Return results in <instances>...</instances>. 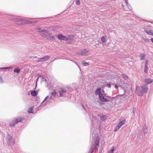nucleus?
Wrapping results in <instances>:
<instances>
[{
  "label": "nucleus",
  "mask_w": 153,
  "mask_h": 153,
  "mask_svg": "<svg viewBox=\"0 0 153 153\" xmlns=\"http://www.w3.org/2000/svg\"><path fill=\"white\" fill-rule=\"evenodd\" d=\"M82 64L83 65L85 66H87L89 64L88 63L85 62L84 61L82 62Z\"/></svg>",
  "instance_id": "393cba45"
},
{
  "label": "nucleus",
  "mask_w": 153,
  "mask_h": 153,
  "mask_svg": "<svg viewBox=\"0 0 153 153\" xmlns=\"http://www.w3.org/2000/svg\"><path fill=\"white\" fill-rule=\"evenodd\" d=\"M107 86L109 88H110L111 87V85L110 84H107Z\"/></svg>",
  "instance_id": "ea45409f"
},
{
  "label": "nucleus",
  "mask_w": 153,
  "mask_h": 153,
  "mask_svg": "<svg viewBox=\"0 0 153 153\" xmlns=\"http://www.w3.org/2000/svg\"><path fill=\"white\" fill-rule=\"evenodd\" d=\"M58 38L60 40H63L66 41L67 39V36L62 34L58 35Z\"/></svg>",
  "instance_id": "f8f14e48"
},
{
  "label": "nucleus",
  "mask_w": 153,
  "mask_h": 153,
  "mask_svg": "<svg viewBox=\"0 0 153 153\" xmlns=\"http://www.w3.org/2000/svg\"><path fill=\"white\" fill-rule=\"evenodd\" d=\"M34 57H35V58H37V56H35Z\"/></svg>",
  "instance_id": "a18cd8bd"
},
{
  "label": "nucleus",
  "mask_w": 153,
  "mask_h": 153,
  "mask_svg": "<svg viewBox=\"0 0 153 153\" xmlns=\"http://www.w3.org/2000/svg\"><path fill=\"white\" fill-rule=\"evenodd\" d=\"M144 72L146 73H147L148 72L147 66L145 67L144 69Z\"/></svg>",
  "instance_id": "72a5a7b5"
},
{
  "label": "nucleus",
  "mask_w": 153,
  "mask_h": 153,
  "mask_svg": "<svg viewBox=\"0 0 153 153\" xmlns=\"http://www.w3.org/2000/svg\"><path fill=\"white\" fill-rule=\"evenodd\" d=\"M148 62L147 61H146L145 63V67H146L147 66V64H148Z\"/></svg>",
  "instance_id": "4c0bfd02"
},
{
  "label": "nucleus",
  "mask_w": 153,
  "mask_h": 153,
  "mask_svg": "<svg viewBox=\"0 0 153 153\" xmlns=\"http://www.w3.org/2000/svg\"><path fill=\"white\" fill-rule=\"evenodd\" d=\"M36 30L37 32H40L41 35L44 37L46 38L50 39H52L54 38L53 36H50L48 32L46 30H42L39 28H37L36 29Z\"/></svg>",
  "instance_id": "7ed1b4c3"
},
{
  "label": "nucleus",
  "mask_w": 153,
  "mask_h": 153,
  "mask_svg": "<svg viewBox=\"0 0 153 153\" xmlns=\"http://www.w3.org/2000/svg\"><path fill=\"white\" fill-rule=\"evenodd\" d=\"M3 83V79L2 77L0 76V83Z\"/></svg>",
  "instance_id": "473e14b6"
},
{
  "label": "nucleus",
  "mask_w": 153,
  "mask_h": 153,
  "mask_svg": "<svg viewBox=\"0 0 153 153\" xmlns=\"http://www.w3.org/2000/svg\"><path fill=\"white\" fill-rule=\"evenodd\" d=\"M99 98L101 100L102 102H106L108 100L104 98L102 94H100Z\"/></svg>",
  "instance_id": "4468645a"
},
{
  "label": "nucleus",
  "mask_w": 153,
  "mask_h": 153,
  "mask_svg": "<svg viewBox=\"0 0 153 153\" xmlns=\"http://www.w3.org/2000/svg\"><path fill=\"white\" fill-rule=\"evenodd\" d=\"M60 97H65L66 93V91L64 89H60L59 91Z\"/></svg>",
  "instance_id": "39448f33"
},
{
  "label": "nucleus",
  "mask_w": 153,
  "mask_h": 153,
  "mask_svg": "<svg viewBox=\"0 0 153 153\" xmlns=\"http://www.w3.org/2000/svg\"><path fill=\"white\" fill-rule=\"evenodd\" d=\"M99 144V137L97 136L95 139L94 138V140L92 143L91 148L88 153H93L94 150L95 149H98Z\"/></svg>",
  "instance_id": "f03ea898"
},
{
  "label": "nucleus",
  "mask_w": 153,
  "mask_h": 153,
  "mask_svg": "<svg viewBox=\"0 0 153 153\" xmlns=\"http://www.w3.org/2000/svg\"><path fill=\"white\" fill-rule=\"evenodd\" d=\"M106 118V117L105 115H101L100 117V119L101 120L103 121Z\"/></svg>",
  "instance_id": "b1692460"
},
{
  "label": "nucleus",
  "mask_w": 153,
  "mask_h": 153,
  "mask_svg": "<svg viewBox=\"0 0 153 153\" xmlns=\"http://www.w3.org/2000/svg\"><path fill=\"white\" fill-rule=\"evenodd\" d=\"M38 78L37 79V80H36V84H37V81H38V79H39L40 78V79H41L43 81H45L46 80V79L45 78L42 76H41L40 75H38Z\"/></svg>",
  "instance_id": "a211bd4d"
},
{
  "label": "nucleus",
  "mask_w": 153,
  "mask_h": 153,
  "mask_svg": "<svg viewBox=\"0 0 153 153\" xmlns=\"http://www.w3.org/2000/svg\"><path fill=\"white\" fill-rule=\"evenodd\" d=\"M33 109V107H30L28 110V112L32 113L33 112H32V111Z\"/></svg>",
  "instance_id": "7c9ffc66"
},
{
  "label": "nucleus",
  "mask_w": 153,
  "mask_h": 153,
  "mask_svg": "<svg viewBox=\"0 0 153 153\" xmlns=\"http://www.w3.org/2000/svg\"><path fill=\"white\" fill-rule=\"evenodd\" d=\"M148 90L146 85H144L141 87L137 86L136 87L135 93L138 95L142 96L144 93L147 92Z\"/></svg>",
  "instance_id": "f257e3e1"
},
{
  "label": "nucleus",
  "mask_w": 153,
  "mask_h": 153,
  "mask_svg": "<svg viewBox=\"0 0 153 153\" xmlns=\"http://www.w3.org/2000/svg\"><path fill=\"white\" fill-rule=\"evenodd\" d=\"M120 128V127L118 126L117 125L116 127V128L114 130V131L115 132H116V131H118L119 129Z\"/></svg>",
  "instance_id": "c756f323"
},
{
  "label": "nucleus",
  "mask_w": 153,
  "mask_h": 153,
  "mask_svg": "<svg viewBox=\"0 0 153 153\" xmlns=\"http://www.w3.org/2000/svg\"><path fill=\"white\" fill-rule=\"evenodd\" d=\"M115 88H116V89H117L118 88V86L117 85H115Z\"/></svg>",
  "instance_id": "37998d69"
},
{
  "label": "nucleus",
  "mask_w": 153,
  "mask_h": 153,
  "mask_svg": "<svg viewBox=\"0 0 153 153\" xmlns=\"http://www.w3.org/2000/svg\"><path fill=\"white\" fill-rule=\"evenodd\" d=\"M136 110V109L135 108H133V110H132V112H133V113H134L135 111Z\"/></svg>",
  "instance_id": "c9c22d12"
},
{
  "label": "nucleus",
  "mask_w": 153,
  "mask_h": 153,
  "mask_svg": "<svg viewBox=\"0 0 153 153\" xmlns=\"http://www.w3.org/2000/svg\"><path fill=\"white\" fill-rule=\"evenodd\" d=\"M143 131L145 134H147L148 132V129L146 126L144 125L143 127Z\"/></svg>",
  "instance_id": "dca6fc26"
},
{
  "label": "nucleus",
  "mask_w": 153,
  "mask_h": 153,
  "mask_svg": "<svg viewBox=\"0 0 153 153\" xmlns=\"http://www.w3.org/2000/svg\"><path fill=\"white\" fill-rule=\"evenodd\" d=\"M150 40L152 42V43H153V38H151Z\"/></svg>",
  "instance_id": "c03bdc74"
},
{
  "label": "nucleus",
  "mask_w": 153,
  "mask_h": 153,
  "mask_svg": "<svg viewBox=\"0 0 153 153\" xmlns=\"http://www.w3.org/2000/svg\"><path fill=\"white\" fill-rule=\"evenodd\" d=\"M122 76L123 78L125 79H127L128 78V76L126 75L123 74L122 75Z\"/></svg>",
  "instance_id": "c85d7f7f"
},
{
  "label": "nucleus",
  "mask_w": 153,
  "mask_h": 153,
  "mask_svg": "<svg viewBox=\"0 0 153 153\" xmlns=\"http://www.w3.org/2000/svg\"><path fill=\"white\" fill-rule=\"evenodd\" d=\"M88 51L86 49L81 50L78 52V54L82 55H87L88 53Z\"/></svg>",
  "instance_id": "1a4fd4ad"
},
{
  "label": "nucleus",
  "mask_w": 153,
  "mask_h": 153,
  "mask_svg": "<svg viewBox=\"0 0 153 153\" xmlns=\"http://www.w3.org/2000/svg\"><path fill=\"white\" fill-rule=\"evenodd\" d=\"M57 94V92L55 90H54L51 93V96L50 97V98H51L53 97H55L56 96V94Z\"/></svg>",
  "instance_id": "6ab92c4d"
},
{
  "label": "nucleus",
  "mask_w": 153,
  "mask_h": 153,
  "mask_svg": "<svg viewBox=\"0 0 153 153\" xmlns=\"http://www.w3.org/2000/svg\"><path fill=\"white\" fill-rule=\"evenodd\" d=\"M15 123V121H13V120L10 123V126H11V125H10V124L11 123Z\"/></svg>",
  "instance_id": "a19ab883"
},
{
  "label": "nucleus",
  "mask_w": 153,
  "mask_h": 153,
  "mask_svg": "<svg viewBox=\"0 0 153 153\" xmlns=\"http://www.w3.org/2000/svg\"><path fill=\"white\" fill-rule=\"evenodd\" d=\"M125 1H126V3L127 5V6H128V0H125Z\"/></svg>",
  "instance_id": "58836bf2"
},
{
  "label": "nucleus",
  "mask_w": 153,
  "mask_h": 153,
  "mask_svg": "<svg viewBox=\"0 0 153 153\" xmlns=\"http://www.w3.org/2000/svg\"><path fill=\"white\" fill-rule=\"evenodd\" d=\"M127 7H128L129 10H131V7L129 4H128V6H127Z\"/></svg>",
  "instance_id": "e433bc0d"
},
{
  "label": "nucleus",
  "mask_w": 153,
  "mask_h": 153,
  "mask_svg": "<svg viewBox=\"0 0 153 153\" xmlns=\"http://www.w3.org/2000/svg\"><path fill=\"white\" fill-rule=\"evenodd\" d=\"M146 83L147 84H149L152 83L153 81L151 79L147 78L144 80Z\"/></svg>",
  "instance_id": "2eb2a0df"
},
{
  "label": "nucleus",
  "mask_w": 153,
  "mask_h": 153,
  "mask_svg": "<svg viewBox=\"0 0 153 153\" xmlns=\"http://www.w3.org/2000/svg\"><path fill=\"white\" fill-rule=\"evenodd\" d=\"M11 68V67H3V68H0V69H7L9 68Z\"/></svg>",
  "instance_id": "f704fd0d"
},
{
  "label": "nucleus",
  "mask_w": 153,
  "mask_h": 153,
  "mask_svg": "<svg viewBox=\"0 0 153 153\" xmlns=\"http://www.w3.org/2000/svg\"><path fill=\"white\" fill-rule=\"evenodd\" d=\"M50 98L48 96H46L44 100L42 102L41 106L42 107H43L47 104V100Z\"/></svg>",
  "instance_id": "9d476101"
},
{
  "label": "nucleus",
  "mask_w": 153,
  "mask_h": 153,
  "mask_svg": "<svg viewBox=\"0 0 153 153\" xmlns=\"http://www.w3.org/2000/svg\"><path fill=\"white\" fill-rule=\"evenodd\" d=\"M22 120V119L21 117L14 119L13 121H15V123H12L10 124V125L12 126H14L18 123L21 122Z\"/></svg>",
  "instance_id": "423d86ee"
},
{
  "label": "nucleus",
  "mask_w": 153,
  "mask_h": 153,
  "mask_svg": "<svg viewBox=\"0 0 153 153\" xmlns=\"http://www.w3.org/2000/svg\"><path fill=\"white\" fill-rule=\"evenodd\" d=\"M125 123V121H121L119 123L118 126L120 128Z\"/></svg>",
  "instance_id": "5701e85b"
},
{
  "label": "nucleus",
  "mask_w": 153,
  "mask_h": 153,
  "mask_svg": "<svg viewBox=\"0 0 153 153\" xmlns=\"http://www.w3.org/2000/svg\"><path fill=\"white\" fill-rule=\"evenodd\" d=\"M115 147H113L112 149H111L109 152L108 153H113V152L114 151Z\"/></svg>",
  "instance_id": "bb28decb"
},
{
  "label": "nucleus",
  "mask_w": 153,
  "mask_h": 153,
  "mask_svg": "<svg viewBox=\"0 0 153 153\" xmlns=\"http://www.w3.org/2000/svg\"><path fill=\"white\" fill-rule=\"evenodd\" d=\"M146 55L144 53H141L140 56V59L141 60H143L144 58L145 57Z\"/></svg>",
  "instance_id": "412c9836"
},
{
  "label": "nucleus",
  "mask_w": 153,
  "mask_h": 153,
  "mask_svg": "<svg viewBox=\"0 0 153 153\" xmlns=\"http://www.w3.org/2000/svg\"><path fill=\"white\" fill-rule=\"evenodd\" d=\"M76 4L77 5H79L80 4V1L79 0H75Z\"/></svg>",
  "instance_id": "cd10ccee"
},
{
  "label": "nucleus",
  "mask_w": 153,
  "mask_h": 153,
  "mask_svg": "<svg viewBox=\"0 0 153 153\" xmlns=\"http://www.w3.org/2000/svg\"><path fill=\"white\" fill-rule=\"evenodd\" d=\"M95 93L96 95H100V94H102L101 93V89L99 88L97 89L95 91Z\"/></svg>",
  "instance_id": "aec40b11"
},
{
  "label": "nucleus",
  "mask_w": 153,
  "mask_h": 153,
  "mask_svg": "<svg viewBox=\"0 0 153 153\" xmlns=\"http://www.w3.org/2000/svg\"><path fill=\"white\" fill-rule=\"evenodd\" d=\"M17 22H21L22 24H26L29 22V21L26 20L24 19H22L18 18L16 19Z\"/></svg>",
  "instance_id": "9b49d317"
},
{
  "label": "nucleus",
  "mask_w": 153,
  "mask_h": 153,
  "mask_svg": "<svg viewBox=\"0 0 153 153\" xmlns=\"http://www.w3.org/2000/svg\"><path fill=\"white\" fill-rule=\"evenodd\" d=\"M67 38L66 42H71L74 40V37L73 35H70L67 36Z\"/></svg>",
  "instance_id": "0eeeda50"
},
{
  "label": "nucleus",
  "mask_w": 153,
  "mask_h": 153,
  "mask_svg": "<svg viewBox=\"0 0 153 153\" xmlns=\"http://www.w3.org/2000/svg\"><path fill=\"white\" fill-rule=\"evenodd\" d=\"M101 39L103 42L105 43L106 42V39L104 36L102 37Z\"/></svg>",
  "instance_id": "a878e982"
},
{
  "label": "nucleus",
  "mask_w": 153,
  "mask_h": 153,
  "mask_svg": "<svg viewBox=\"0 0 153 153\" xmlns=\"http://www.w3.org/2000/svg\"><path fill=\"white\" fill-rule=\"evenodd\" d=\"M7 139L8 140L7 141V143L10 145L13 144H14L13 140L12 139V137L8 134L7 136Z\"/></svg>",
  "instance_id": "6e6552de"
},
{
  "label": "nucleus",
  "mask_w": 153,
  "mask_h": 153,
  "mask_svg": "<svg viewBox=\"0 0 153 153\" xmlns=\"http://www.w3.org/2000/svg\"><path fill=\"white\" fill-rule=\"evenodd\" d=\"M13 71L15 72H16L17 73H19L20 72V69L19 68H16Z\"/></svg>",
  "instance_id": "4be33fe9"
},
{
  "label": "nucleus",
  "mask_w": 153,
  "mask_h": 153,
  "mask_svg": "<svg viewBox=\"0 0 153 153\" xmlns=\"http://www.w3.org/2000/svg\"><path fill=\"white\" fill-rule=\"evenodd\" d=\"M15 123V121H13V120L10 123V126H11V125H10V124L11 123Z\"/></svg>",
  "instance_id": "79ce46f5"
},
{
  "label": "nucleus",
  "mask_w": 153,
  "mask_h": 153,
  "mask_svg": "<svg viewBox=\"0 0 153 153\" xmlns=\"http://www.w3.org/2000/svg\"><path fill=\"white\" fill-rule=\"evenodd\" d=\"M50 58V56L48 55L45 56L42 58H39L36 62H43L47 61Z\"/></svg>",
  "instance_id": "20e7f679"
},
{
  "label": "nucleus",
  "mask_w": 153,
  "mask_h": 153,
  "mask_svg": "<svg viewBox=\"0 0 153 153\" xmlns=\"http://www.w3.org/2000/svg\"><path fill=\"white\" fill-rule=\"evenodd\" d=\"M82 107H83V108H84V106L83 105H82Z\"/></svg>",
  "instance_id": "49530a36"
},
{
  "label": "nucleus",
  "mask_w": 153,
  "mask_h": 153,
  "mask_svg": "<svg viewBox=\"0 0 153 153\" xmlns=\"http://www.w3.org/2000/svg\"><path fill=\"white\" fill-rule=\"evenodd\" d=\"M30 94L32 96H35L38 94V92L35 91H30Z\"/></svg>",
  "instance_id": "f3484780"
},
{
  "label": "nucleus",
  "mask_w": 153,
  "mask_h": 153,
  "mask_svg": "<svg viewBox=\"0 0 153 153\" xmlns=\"http://www.w3.org/2000/svg\"><path fill=\"white\" fill-rule=\"evenodd\" d=\"M144 31L145 32H146L149 35H151L153 36V30H150L147 29H144Z\"/></svg>",
  "instance_id": "ddd939ff"
},
{
  "label": "nucleus",
  "mask_w": 153,
  "mask_h": 153,
  "mask_svg": "<svg viewBox=\"0 0 153 153\" xmlns=\"http://www.w3.org/2000/svg\"><path fill=\"white\" fill-rule=\"evenodd\" d=\"M142 40L144 42H149V39H145V38H143L142 39Z\"/></svg>",
  "instance_id": "2f4dec72"
}]
</instances>
